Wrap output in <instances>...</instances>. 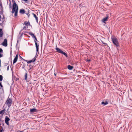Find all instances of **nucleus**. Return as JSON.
<instances>
[{
    "mask_svg": "<svg viewBox=\"0 0 132 132\" xmlns=\"http://www.w3.org/2000/svg\"><path fill=\"white\" fill-rule=\"evenodd\" d=\"M13 2L12 10L11 12L12 13H15L14 16L16 17L17 15L18 7L16 3L14 1H13Z\"/></svg>",
    "mask_w": 132,
    "mask_h": 132,
    "instance_id": "f257e3e1",
    "label": "nucleus"
},
{
    "mask_svg": "<svg viewBox=\"0 0 132 132\" xmlns=\"http://www.w3.org/2000/svg\"><path fill=\"white\" fill-rule=\"evenodd\" d=\"M36 58L35 57L34 59H32V60H31L29 61H28L27 62V63L28 64H29L31 62H34L36 60Z\"/></svg>",
    "mask_w": 132,
    "mask_h": 132,
    "instance_id": "9d476101",
    "label": "nucleus"
},
{
    "mask_svg": "<svg viewBox=\"0 0 132 132\" xmlns=\"http://www.w3.org/2000/svg\"><path fill=\"white\" fill-rule=\"evenodd\" d=\"M9 66H8V67H7V69H8V70L9 69Z\"/></svg>",
    "mask_w": 132,
    "mask_h": 132,
    "instance_id": "7c9ffc66",
    "label": "nucleus"
},
{
    "mask_svg": "<svg viewBox=\"0 0 132 132\" xmlns=\"http://www.w3.org/2000/svg\"><path fill=\"white\" fill-rule=\"evenodd\" d=\"M27 33H31V32H27Z\"/></svg>",
    "mask_w": 132,
    "mask_h": 132,
    "instance_id": "c85d7f7f",
    "label": "nucleus"
},
{
    "mask_svg": "<svg viewBox=\"0 0 132 132\" xmlns=\"http://www.w3.org/2000/svg\"><path fill=\"white\" fill-rule=\"evenodd\" d=\"M55 50H56L57 52H58L63 54H64L66 57H67L68 56L67 54L66 53H65L64 52L62 51L60 49L56 47L55 48Z\"/></svg>",
    "mask_w": 132,
    "mask_h": 132,
    "instance_id": "20e7f679",
    "label": "nucleus"
},
{
    "mask_svg": "<svg viewBox=\"0 0 132 132\" xmlns=\"http://www.w3.org/2000/svg\"><path fill=\"white\" fill-rule=\"evenodd\" d=\"M0 33H2V29H0Z\"/></svg>",
    "mask_w": 132,
    "mask_h": 132,
    "instance_id": "b1692460",
    "label": "nucleus"
},
{
    "mask_svg": "<svg viewBox=\"0 0 132 132\" xmlns=\"http://www.w3.org/2000/svg\"><path fill=\"white\" fill-rule=\"evenodd\" d=\"M5 111V109L1 110L0 111V114H2V115H3L4 114Z\"/></svg>",
    "mask_w": 132,
    "mask_h": 132,
    "instance_id": "a211bd4d",
    "label": "nucleus"
},
{
    "mask_svg": "<svg viewBox=\"0 0 132 132\" xmlns=\"http://www.w3.org/2000/svg\"><path fill=\"white\" fill-rule=\"evenodd\" d=\"M2 55L1 54H0V57H2Z\"/></svg>",
    "mask_w": 132,
    "mask_h": 132,
    "instance_id": "cd10ccee",
    "label": "nucleus"
},
{
    "mask_svg": "<svg viewBox=\"0 0 132 132\" xmlns=\"http://www.w3.org/2000/svg\"><path fill=\"white\" fill-rule=\"evenodd\" d=\"M18 54H16V55L14 59V60H13V64H14L17 61L18 59Z\"/></svg>",
    "mask_w": 132,
    "mask_h": 132,
    "instance_id": "6e6552de",
    "label": "nucleus"
},
{
    "mask_svg": "<svg viewBox=\"0 0 132 132\" xmlns=\"http://www.w3.org/2000/svg\"><path fill=\"white\" fill-rule=\"evenodd\" d=\"M20 13L21 14H23L25 13V11L23 9H21L20 10Z\"/></svg>",
    "mask_w": 132,
    "mask_h": 132,
    "instance_id": "9b49d317",
    "label": "nucleus"
},
{
    "mask_svg": "<svg viewBox=\"0 0 132 132\" xmlns=\"http://www.w3.org/2000/svg\"><path fill=\"white\" fill-rule=\"evenodd\" d=\"M1 84H1V82H0V85H1Z\"/></svg>",
    "mask_w": 132,
    "mask_h": 132,
    "instance_id": "72a5a7b5",
    "label": "nucleus"
},
{
    "mask_svg": "<svg viewBox=\"0 0 132 132\" xmlns=\"http://www.w3.org/2000/svg\"><path fill=\"white\" fill-rule=\"evenodd\" d=\"M23 24L25 26H24L23 29L21 30L20 32H21L24 30H26L27 28H28V26H30V24L29 21H24V22L23 23Z\"/></svg>",
    "mask_w": 132,
    "mask_h": 132,
    "instance_id": "7ed1b4c3",
    "label": "nucleus"
},
{
    "mask_svg": "<svg viewBox=\"0 0 132 132\" xmlns=\"http://www.w3.org/2000/svg\"><path fill=\"white\" fill-rule=\"evenodd\" d=\"M29 34L31 35L32 36H33L35 38V40H34L35 41V40L36 41H37L36 38V37L34 35V34Z\"/></svg>",
    "mask_w": 132,
    "mask_h": 132,
    "instance_id": "aec40b11",
    "label": "nucleus"
},
{
    "mask_svg": "<svg viewBox=\"0 0 132 132\" xmlns=\"http://www.w3.org/2000/svg\"><path fill=\"white\" fill-rule=\"evenodd\" d=\"M24 34V35H26V34Z\"/></svg>",
    "mask_w": 132,
    "mask_h": 132,
    "instance_id": "473e14b6",
    "label": "nucleus"
},
{
    "mask_svg": "<svg viewBox=\"0 0 132 132\" xmlns=\"http://www.w3.org/2000/svg\"><path fill=\"white\" fill-rule=\"evenodd\" d=\"M2 129H0V132H2L3 131V128H1Z\"/></svg>",
    "mask_w": 132,
    "mask_h": 132,
    "instance_id": "393cba45",
    "label": "nucleus"
},
{
    "mask_svg": "<svg viewBox=\"0 0 132 132\" xmlns=\"http://www.w3.org/2000/svg\"><path fill=\"white\" fill-rule=\"evenodd\" d=\"M1 67V63H0V67Z\"/></svg>",
    "mask_w": 132,
    "mask_h": 132,
    "instance_id": "c756f323",
    "label": "nucleus"
},
{
    "mask_svg": "<svg viewBox=\"0 0 132 132\" xmlns=\"http://www.w3.org/2000/svg\"><path fill=\"white\" fill-rule=\"evenodd\" d=\"M30 111L31 113H34L37 111V110L35 108L30 109Z\"/></svg>",
    "mask_w": 132,
    "mask_h": 132,
    "instance_id": "1a4fd4ad",
    "label": "nucleus"
},
{
    "mask_svg": "<svg viewBox=\"0 0 132 132\" xmlns=\"http://www.w3.org/2000/svg\"><path fill=\"white\" fill-rule=\"evenodd\" d=\"M90 61H91V60H90L89 59V60H87V61L89 62H90Z\"/></svg>",
    "mask_w": 132,
    "mask_h": 132,
    "instance_id": "a878e982",
    "label": "nucleus"
},
{
    "mask_svg": "<svg viewBox=\"0 0 132 132\" xmlns=\"http://www.w3.org/2000/svg\"><path fill=\"white\" fill-rule=\"evenodd\" d=\"M73 67L72 66H71L70 65H68V69L70 70H72L73 68Z\"/></svg>",
    "mask_w": 132,
    "mask_h": 132,
    "instance_id": "dca6fc26",
    "label": "nucleus"
},
{
    "mask_svg": "<svg viewBox=\"0 0 132 132\" xmlns=\"http://www.w3.org/2000/svg\"><path fill=\"white\" fill-rule=\"evenodd\" d=\"M3 52V51L2 49L1 48H0V53H2Z\"/></svg>",
    "mask_w": 132,
    "mask_h": 132,
    "instance_id": "4be33fe9",
    "label": "nucleus"
},
{
    "mask_svg": "<svg viewBox=\"0 0 132 132\" xmlns=\"http://www.w3.org/2000/svg\"><path fill=\"white\" fill-rule=\"evenodd\" d=\"M104 44H106V43H105V44L104 43Z\"/></svg>",
    "mask_w": 132,
    "mask_h": 132,
    "instance_id": "c9c22d12",
    "label": "nucleus"
},
{
    "mask_svg": "<svg viewBox=\"0 0 132 132\" xmlns=\"http://www.w3.org/2000/svg\"><path fill=\"white\" fill-rule=\"evenodd\" d=\"M108 103L107 101L105 102H102L101 103V104H103L104 105H106L108 104Z\"/></svg>",
    "mask_w": 132,
    "mask_h": 132,
    "instance_id": "2eb2a0df",
    "label": "nucleus"
},
{
    "mask_svg": "<svg viewBox=\"0 0 132 132\" xmlns=\"http://www.w3.org/2000/svg\"><path fill=\"white\" fill-rule=\"evenodd\" d=\"M108 18H109L108 16H107L106 17L103 18L102 19V21L103 22H104L106 21L108 19Z\"/></svg>",
    "mask_w": 132,
    "mask_h": 132,
    "instance_id": "f8f14e48",
    "label": "nucleus"
},
{
    "mask_svg": "<svg viewBox=\"0 0 132 132\" xmlns=\"http://www.w3.org/2000/svg\"><path fill=\"white\" fill-rule=\"evenodd\" d=\"M27 72H26L25 73V75H24V79L25 80H26V81L27 80V71H26Z\"/></svg>",
    "mask_w": 132,
    "mask_h": 132,
    "instance_id": "6ab92c4d",
    "label": "nucleus"
},
{
    "mask_svg": "<svg viewBox=\"0 0 132 132\" xmlns=\"http://www.w3.org/2000/svg\"><path fill=\"white\" fill-rule=\"evenodd\" d=\"M0 63H1V60L0 59Z\"/></svg>",
    "mask_w": 132,
    "mask_h": 132,
    "instance_id": "f704fd0d",
    "label": "nucleus"
},
{
    "mask_svg": "<svg viewBox=\"0 0 132 132\" xmlns=\"http://www.w3.org/2000/svg\"><path fill=\"white\" fill-rule=\"evenodd\" d=\"M3 34H0V37H2Z\"/></svg>",
    "mask_w": 132,
    "mask_h": 132,
    "instance_id": "5701e85b",
    "label": "nucleus"
},
{
    "mask_svg": "<svg viewBox=\"0 0 132 132\" xmlns=\"http://www.w3.org/2000/svg\"><path fill=\"white\" fill-rule=\"evenodd\" d=\"M54 75H55V74H54Z\"/></svg>",
    "mask_w": 132,
    "mask_h": 132,
    "instance_id": "4c0bfd02",
    "label": "nucleus"
},
{
    "mask_svg": "<svg viewBox=\"0 0 132 132\" xmlns=\"http://www.w3.org/2000/svg\"><path fill=\"white\" fill-rule=\"evenodd\" d=\"M32 15H33L34 16L35 18L36 22H38V17H37L36 15L34 13H32Z\"/></svg>",
    "mask_w": 132,
    "mask_h": 132,
    "instance_id": "4468645a",
    "label": "nucleus"
},
{
    "mask_svg": "<svg viewBox=\"0 0 132 132\" xmlns=\"http://www.w3.org/2000/svg\"><path fill=\"white\" fill-rule=\"evenodd\" d=\"M23 34H19L18 37V39H21Z\"/></svg>",
    "mask_w": 132,
    "mask_h": 132,
    "instance_id": "ddd939ff",
    "label": "nucleus"
},
{
    "mask_svg": "<svg viewBox=\"0 0 132 132\" xmlns=\"http://www.w3.org/2000/svg\"><path fill=\"white\" fill-rule=\"evenodd\" d=\"M1 19V16L0 15V20Z\"/></svg>",
    "mask_w": 132,
    "mask_h": 132,
    "instance_id": "2f4dec72",
    "label": "nucleus"
},
{
    "mask_svg": "<svg viewBox=\"0 0 132 132\" xmlns=\"http://www.w3.org/2000/svg\"><path fill=\"white\" fill-rule=\"evenodd\" d=\"M12 101L11 99L8 98L6 101V103L8 107H10L12 104Z\"/></svg>",
    "mask_w": 132,
    "mask_h": 132,
    "instance_id": "39448f33",
    "label": "nucleus"
},
{
    "mask_svg": "<svg viewBox=\"0 0 132 132\" xmlns=\"http://www.w3.org/2000/svg\"><path fill=\"white\" fill-rule=\"evenodd\" d=\"M35 44L36 45V51L37 52H38V45L37 44V43L36 42V41L35 40Z\"/></svg>",
    "mask_w": 132,
    "mask_h": 132,
    "instance_id": "f3484780",
    "label": "nucleus"
},
{
    "mask_svg": "<svg viewBox=\"0 0 132 132\" xmlns=\"http://www.w3.org/2000/svg\"><path fill=\"white\" fill-rule=\"evenodd\" d=\"M112 41L113 44L117 47H118L119 45L118 39L116 37L114 36H112L111 37Z\"/></svg>",
    "mask_w": 132,
    "mask_h": 132,
    "instance_id": "f03ea898",
    "label": "nucleus"
},
{
    "mask_svg": "<svg viewBox=\"0 0 132 132\" xmlns=\"http://www.w3.org/2000/svg\"><path fill=\"white\" fill-rule=\"evenodd\" d=\"M2 45L5 47H6L7 46V40L6 39H5L4 40L2 44Z\"/></svg>",
    "mask_w": 132,
    "mask_h": 132,
    "instance_id": "423d86ee",
    "label": "nucleus"
},
{
    "mask_svg": "<svg viewBox=\"0 0 132 132\" xmlns=\"http://www.w3.org/2000/svg\"><path fill=\"white\" fill-rule=\"evenodd\" d=\"M0 86L1 87V88H2L3 87V86H2V84H1V85H0Z\"/></svg>",
    "mask_w": 132,
    "mask_h": 132,
    "instance_id": "bb28decb",
    "label": "nucleus"
},
{
    "mask_svg": "<svg viewBox=\"0 0 132 132\" xmlns=\"http://www.w3.org/2000/svg\"><path fill=\"white\" fill-rule=\"evenodd\" d=\"M3 80V76L1 75H0V81H2Z\"/></svg>",
    "mask_w": 132,
    "mask_h": 132,
    "instance_id": "412c9836",
    "label": "nucleus"
},
{
    "mask_svg": "<svg viewBox=\"0 0 132 132\" xmlns=\"http://www.w3.org/2000/svg\"><path fill=\"white\" fill-rule=\"evenodd\" d=\"M10 119L7 117H6L5 118V122L8 125H9V121H10Z\"/></svg>",
    "mask_w": 132,
    "mask_h": 132,
    "instance_id": "0eeeda50",
    "label": "nucleus"
},
{
    "mask_svg": "<svg viewBox=\"0 0 132 132\" xmlns=\"http://www.w3.org/2000/svg\"><path fill=\"white\" fill-rule=\"evenodd\" d=\"M1 125V124L0 123V126Z\"/></svg>",
    "mask_w": 132,
    "mask_h": 132,
    "instance_id": "e433bc0d",
    "label": "nucleus"
}]
</instances>
